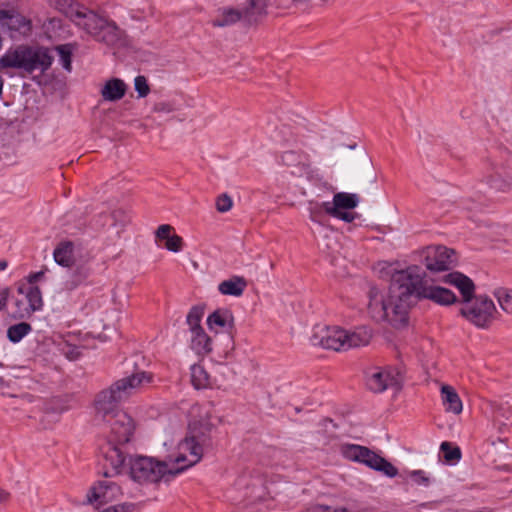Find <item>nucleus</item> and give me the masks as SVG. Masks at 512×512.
<instances>
[{"label":"nucleus","instance_id":"f257e3e1","mask_svg":"<svg viewBox=\"0 0 512 512\" xmlns=\"http://www.w3.org/2000/svg\"><path fill=\"white\" fill-rule=\"evenodd\" d=\"M425 273L420 266L412 265L393 273L394 291L400 289V298L415 295L418 299H429L439 305H452L457 296L450 289L441 286H427Z\"/></svg>","mask_w":512,"mask_h":512},{"label":"nucleus","instance_id":"f03ea898","mask_svg":"<svg viewBox=\"0 0 512 512\" xmlns=\"http://www.w3.org/2000/svg\"><path fill=\"white\" fill-rule=\"evenodd\" d=\"M152 379V373L145 371L137 372L119 379L110 387L101 390L95 395L93 401L96 416L104 420L117 414L119 411H123L120 408L121 402L145 383H151Z\"/></svg>","mask_w":512,"mask_h":512},{"label":"nucleus","instance_id":"7ed1b4c3","mask_svg":"<svg viewBox=\"0 0 512 512\" xmlns=\"http://www.w3.org/2000/svg\"><path fill=\"white\" fill-rule=\"evenodd\" d=\"M65 14L76 25L82 27L95 41L107 46H116L125 37V31L115 21L94 10L81 9L70 4Z\"/></svg>","mask_w":512,"mask_h":512},{"label":"nucleus","instance_id":"20e7f679","mask_svg":"<svg viewBox=\"0 0 512 512\" xmlns=\"http://www.w3.org/2000/svg\"><path fill=\"white\" fill-rule=\"evenodd\" d=\"M400 289L394 291L393 275L386 298L379 289L371 287L369 290L368 312L377 322L386 321L394 328L406 326L408 322V297L400 298Z\"/></svg>","mask_w":512,"mask_h":512},{"label":"nucleus","instance_id":"39448f33","mask_svg":"<svg viewBox=\"0 0 512 512\" xmlns=\"http://www.w3.org/2000/svg\"><path fill=\"white\" fill-rule=\"evenodd\" d=\"M53 61L49 48L21 44L9 48L0 57V69H18L22 76L32 75L36 71L43 75L51 68Z\"/></svg>","mask_w":512,"mask_h":512},{"label":"nucleus","instance_id":"423d86ee","mask_svg":"<svg viewBox=\"0 0 512 512\" xmlns=\"http://www.w3.org/2000/svg\"><path fill=\"white\" fill-rule=\"evenodd\" d=\"M212 428L209 422L194 421L189 424L188 433L178 446L179 455L175 463L179 467L176 472H182L201 460L204 449L212 446Z\"/></svg>","mask_w":512,"mask_h":512},{"label":"nucleus","instance_id":"0eeeda50","mask_svg":"<svg viewBox=\"0 0 512 512\" xmlns=\"http://www.w3.org/2000/svg\"><path fill=\"white\" fill-rule=\"evenodd\" d=\"M341 453L344 458L364 464L387 477L394 478L398 475V469L391 462L366 446L343 444Z\"/></svg>","mask_w":512,"mask_h":512},{"label":"nucleus","instance_id":"6e6552de","mask_svg":"<svg viewBox=\"0 0 512 512\" xmlns=\"http://www.w3.org/2000/svg\"><path fill=\"white\" fill-rule=\"evenodd\" d=\"M128 466L131 478L139 483H156L166 474L179 473L176 469H168L166 462L147 456L130 457Z\"/></svg>","mask_w":512,"mask_h":512},{"label":"nucleus","instance_id":"1a4fd4ad","mask_svg":"<svg viewBox=\"0 0 512 512\" xmlns=\"http://www.w3.org/2000/svg\"><path fill=\"white\" fill-rule=\"evenodd\" d=\"M469 303V305L460 309V315L478 328H489L496 312L494 302L487 296L474 295L473 300Z\"/></svg>","mask_w":512,"mask_h":512},{"label":"nucleus","instance_id":"9d476101","mask_svg":"<svg viewBox=\"0 0 512 512\" xmlns=\"http://www.w3.org/2000/svg\"><path fill=\"white\" fill-rule=\"evenodd\" d=\"M109 428L107 442L127 444L135 430L134 420L125 411H119L103 420Z\"/></svg>","mask_w":512,"mask_h":512},{"label":"nucleus","instance_id":"9b49d317","mask_svg":"<svg viewBox=\"0 0 512 512\" xmlns=\"http://www.w3.org/2000/svg\"><path fill=\"white\" fill-rule=\"evenodd\" d=\"M457 263L456 252L446 246H430L426 249L424 265L431 273L448 271Z\"/></svg>","mask_w":512,"mask_h":512},{"label":"nucleus","instance_id":"f8f14e48","mask_svg":"<svg viewBox=\"0 0 512 512\" xmlns=\"http://www.w3.org/2000/svg\"><path fill=\"white\" fill-rule=\"evenodd\" d=\"M126 444H116L112 442H106L102 447L101 451L103 454V475L105 477H112L121 474L128 465L127 452L124 451Z\"/></svg>","mask_w":512,"mask_h":512},{"label":"nucleus","instance_id":"ddd939ff","mask_svg":"<svg viewBox=\"0 0 512 512\" xmlns=\"http://www.w3.org/2000/svg\"><path fill=\"white\" fill-rule=\"evenodd\" d=\"M345 338L347 330L340 327H323L320 331H315L311 337L313 345H319L325 349L334 351L345 350Z\"/></svg>","mask_w":512,"mask_h":512},{"label":"nucleus","instance_id":"4468645a","mask_svg":"<svg viewBox=\"0 0 512 512\" xmlns=\"http://www.w3.org/2000/svg\"><path fill=\"white\" fill-rule=\"evenodd\" d=\"M0 25L6 27L14 39L26 37L32 31L31 20L15 10H0Z\"/></svg>","mask_w":512,"mask_h":512},{"label":"nucleus","instance_id":"2eb2a0df","mask_svg":"<svg viewBox=\"0 0 512 512\" xmlns=\"http://www.w3.org/2000/svg\"><path fill=\"white\" fill-rule=\"evenodd\" d=\"M398 385L399 381L391 369L374 368L366 372V386L374 393H381Z\"/></svg>","mask_w":512,"mask_h":512},{"label":"nucleus","instance_id":"dca6fc26","mask_svg":"<svg viewBox=\"0 0 512 512\" xmlns=\"http://www.w3.org/2000/svg\"><path fill=\"white\" fill-rule=\"evenodd\" d=\"M276 0H246L240 10L243 20L248 24L259 23L268 13L267 8Z\"/></svg>","mask_w":512,"mask_h":512},{"label":"nucleus","instance_id":"f3484780","mask_svg":"<svg viewBox=\"0 0 512 512\" xmlns=\"http://www.w3.org/2000/svg\"><path fill=\"white\" fill-rule=\"evenodd\" d=\"M17 290L20 294H24L27 300V307L18 312V317H30L34 312L42 309V292L38 286H26V284L21 283Z\"/></svg>","mask_w":512,"mask_h":512},{"label":"nucleus","instance_id":"a211bd4d","mask_svg":"<svg viewBox=\"0 0 512 512\" xmlns=\"http://www.w3.org/2000/svg\"><path fill=\"white\" fill-rule=\"evenodd\" d=\"M120 487L109 480L99 481L92 486L87 493V501L90 504L99 503L104 504L111 501L119 492Z\"/></svg>","mask_w":512,"mask_h":512},{"label":"nucleus","instance_id":"6ab92c4d","mask_svg":"<svg viewBox=\"0 0 512 512\" xmlns=\"http://www.w3.org/2000/svg\"><path fill=\"white\" fill-rule=\"evenodd\" d=\"M444 282L456 287L462 295V302L469 303L475 295V284L465 274L454 271L444 277Z\"/></svg>","mask_w":512,"mask_h":512},{"label":"nucleus","instance_id":"aec40b11","mask_svg":"<svg viewBox=\"0 0 512 512\" xmlns=\"http://www.w3.org/2000/svg\"><path fill=\"white\" fill-rule=\"evenodd\" d=\"M359 203V197L356 194L338 192L333 197V202H326L325 212H334V210H351Z\"/></svg>","mask_w":512,"mask_h":512},{"label":"nucleus","instance_id":"412c9836","mask_svg":"<svg viewBox=\"0 0 512 512\" xmlns=\"http://www.w3.org/2000/svg\"><path fill=\"white\" fill-rule=\"evenodd\" d=\"M92 269L86 263L75 266L69 279L65 282V288L69 291L75 290L81 285H87Z\"/></svg>","mask_w":512,"mask_h":512},{"label":"nucleus","instance_id":"4be33fe9","mask_svg":"<svg viewBox=\"0 0 512 512\" xmlns=\"http://www.w3.org/2000/svg\"><path fill=\"white\" fill-rule=\"evenodd\" d=\"M127 90V85L119 78L108 80L101 90V95L106 101H118L122 99Z\"/></svg>","mask_w":512,"mask_h":512},{"label":"nucleus","instance_id":"5701e85b","mask_svg":"<svg viewBox=\"0 0 512 512\" xmlns=\"http://www.w3.org/2000/svg\"><path fill=\"white\" fill-rule=\"evenodd\" d=\"M441 398L447 412L454 414L462 412V401L453 387L443 385L441 387Z\"/></svg>","mask_w":512,"mask_h":512},{"label":"nucleus","instance_id":"b1692460","mask_svg":"<svg viewBox=\"0 0 512 512\" xmlns=\"http://www.w3.org/2000/svg\"><path fill=\"white\" fill-rule=\"evenodd\" d=\"M371 338V331L367 327H358L354 331H347L345 350L365 346L369 344Z\"/></svg>","mask_w":512,"mask_h":512},{"label":"nucleus","instance_id":"393cba45","mask_svg":"<svg viewBox=\"0 0 512 512\" xmlns=\"http://www.w3.org/2000/svg\"><path fill=\"white\" fill-rule=\"evenodd\" d=\"M371 338V331L367 327H358L354 331H347L345 350L365 346L369 344Z\"/></svg>","mask_w":512,"mask_h":512},{"label":"nucleus","instance_id":"a878e982","mask_svg":"<svg viewBox=\"0 0 512 512\" xmlns=\"http://www.w3.org/2000/svg\"><path fill=\"white\" fill-rule=\"evenodd\" d=\"M247 287V281L240 276H233L228 280L222 281L218 290L223 295L241 296Z\"/></svg>","mask_w":512,"mask_h":512},{"label":"nucleus","instance_id":"bb28decb","mask_svg":"<svg viewBox=\"0 0 512 512\" xmlns=\"http://www.w3.org/2000/svg\"><path fill=\"white\" fill-rule=\"evenodd\" d=\"M74 244L71 241L60 242L54 250V259L63 267H70L73 263Z\"/></svg>","mask_w":512,"mask_h":512},{"label":"nucleus","instance_id":"cd10ccee","mask_svg":"<svg viewBox=\"0 0 512 512\" xmlns=\"http://www.w3.org/2000/svg\"><path fill=\"white\" fill-rule=\"evenodd\" d=\"M207 324L210 329L214 326L226 327L229 326L230 330L234 327V318L230 310L217 309L211 313L207 318Z\"/></svg>","mask_w":512,"mask_h":512},{"label":"nucleus","instance_id":"c85d7f7f","mask_svg":"<svg viewBox=\"0 0 512 512\" xmlns=\"http://www.w3.org/2000/svg\"><path fill=\"white\" fill-rule=\"evenodd\" d=\"M243 20V14L240 9L223 8L218 18L212 20L213 27H226Z\"/></svg>","mask_w":512,"mask_h":512},{"label":"nucleus","instance_id":"c756f323","mask_svg":"<svg viewBox=\"0 0 512 512\" xmlns=\"http://www.w3.org/2000/svg\"><path fill=\"white\" fill-rule=\"evenodd\" d=\"M191 346L197 354L207 355L212 351V340L202 329L192 332Z\"/></svg>","mask_w":512,"mask_h":512},{"label":"nucleus","instance_id":"7c9ffc66","mask_svg":"<svg viewBox=\"0 0 512 512\" xmlns=\"http://www.w3.org/2000/svg\"><path fill=\"white\" fill-rule=\"evenodd\" d=\"M191 383L196 389H204L210 385V376L202 365L191 366Z\"/></svg>","mask_w":512,"mask_h":512},{"label":"nucleus","instance_id":"2f4dec72","mask_svg":"<svg viewBox=\"0 0 512 512\" xmlns=\"http://www.w3.org/2000/svg\"><path fill=\"white\" fill-rule=\"evenodd\" d=\"M31 331L32 327L29 323L20 322L8 328L7 337L11 342L18 343Z\"/></svg>","mask_w":512,"mask_h":512},{"label":"nucleus","instance_id":"473e14b6","mask_svg":"<svg viewBox=\"0 0 512 512\" xmlns=\"http://www.w3.org/2000/svg\"><path fill=\"white\" fill-rule=\"evenodd\" d=\"M303 158H306V155L296 152V151H286L281 155V161L286 166H297L302 165L303 171H306L309 168V165L303 162Z\"/></svg>","mask_w":512,"mask_h":512},{"label":"nucleus","instance_id":"72a5a7b5","mask_svg":"<svg viewBox=\"0 0 512 512\" xmlns=\"http://www.w3.org/2000/svg\"><path fill=\"white\" fill-rule=\"evenodd\" d=\"M500 307L508 314H512V289L498 288L494 292Z\"/></svg>","mask_w":512,"mask_h":512},{"label":"nucleus","instance_id":"f704fd0d","mask_svg":"<svg viewBox=\"0 0 512 512\" xmlns=\"http://www.w3.org/2000/svg\"><path fill=\"white\" fill-rule=\"evenodd\" d=\"M56 51L59 55V61L62 67L70 72L72 70V46L70 44L59 45L56 48Z\"/></svg>","mask_w":512,"mask_h":512},{"label":"nucleus","instance_id":"c9c22d12","mask_svg":"<svg viewBox=\"0 0 512 512\" xmlns=\"http://www.w3.org/2000/svg\"><path fill=\"white\" fill-rule=\"evenodd\" d=\"M204 311L203 308L199 306H193L186 318L187 324L190 327L191 332L202 330V326L200 324L201 319L203 317Z\"/></svg>","mask_w":512,"mask_h":512},{"label":"nucleus","instance_id":"e433bc0d","mask_svg":"<svg viewBox=\"0 0 512 512\" xmlns=\"http://www.w3.org/2000/svg\"><path fill=\"white\" fill-rule=\"evenodd\" d=\"M440 450L443 454L444 459L447 462L458 461L461 458V450L457 446H453L450 442H443L440 446Z\"/></svg>","mask_w":512,"mask_h":512},{"label":"nucleus","instance_id":"4c0bfd02","mask_svg":"<svg viewBox=\"0 0 512 512\" xmlns=\"http://www.w3.org/2000/svg\"><path fill=\"white\" fill-rule=\"evenodd\" d=\"M326 202H322V203H310V207H309V217L310 219L313 221V222H316V223H322L323 219H324V216L325 214H327L325 212V205Z\"/></svg>","mask_w":512,"mask_h":512},{"label":"nucleus","instance_id":"58836bf2","mask_svg":"<svg viewBox=\"0 0 512 512\" xmlns=\"http://www.w3.org/2000/svg\"><path fill=\"white\" fill-rule=\"evenodd\" d=\"M135 91L139 98H144L150 93V86L145 76L139 75L134 80Z\"/></svg>","mask_w":512,"mask_h":512},{"label":"nucleus","instance_id":"ea45409f","mask_svg":"<svg viewBox=\"0 0 512 512\" xmlns=\"http://www.w3.org/2000/svg\"><path fill=\"white\" fill-rule=\"evenodd\" d=\"M215 205L218 212L225 213L231 210L233 206V201L228 194L223 193L216 198Z\"/></svg>","mask_w":512,"mask_h":512},{"label":"nucleus","instance_id":"a19ab883","mask_svg":"<svg viewBox=\"0 0 512 512\" xmlns=\"http://www.w3.org/2000/svg\"><path fill=\"white\" fill-rule=\"evenodd\" d=\"M183 238L177 234L171 235L165 242V248L171 252H179L183 249Z\"/></svg>","mask_w":512,"mask_h":512},{"label":"nucleus","instance_id":"79ce46f5","mask_svg":"<svg viewBox=\"0 0 512 512\" xmlns=\"http://www.w3.org/2000/svg\"><path fill=\"white\" fill-rule=\"evenodd\" d=\"M410 478L417 485L429 486L430 484V479L423 470L411 471Z\"/></svg>","mask_w":512,"mask_h":512},{"label":"nucleus","instance_id":"37998d69","mask_svg":"<svg viewBox=\"0 0 512 512\" xmlns=\"http://www.w3.org/2000/svg\"><path fill=\"white\" fill-rule=\"evenodd\" d=\"M173 231L174 227L169 224L160 225L155 232L156 240H167Z\"/></svg>","mask_w":512,"mask_h":512},{"label":"nucleus","instance_id":"c03bdc74","mask_svg":"<svg viewBox=\"0 0 512 512\" xmlns=\"http://www.w3.org/2000/svg\"><path fill=\"white\" fill-rule=\"evenodd\" d=\"M327 214L334 218L343 220L347 223L353 222L357 216L356 213H354V212L338 211V210H334V212H329Z\"/></svg>","mask_w":512,"mask_h":512},{"label":"nucleus","instance_id":"a18cd8bd","mask_svg":"<svg viewBox=\"0 0 512 512\" xmlns=\"http://www.w3.org/2000/svg\"><path fill=\"white\" fill-rule=\"evenodd\" d=\"M310 512H351L348 508H333L325 505H316L310 509Z\"/></svg>","mask_w":512,"mask_h":512},{"label":"nucleus","instance_id":"49530a36","mask_svg":"<svg viewBox=\"0 0 512 512\" xmlns=\"http://www.w3.org/2000/svg\"><path fill=\"white\" fill-rule=\"evenodd\" d=\"M153 111L159 113H170L174 111V106L170 102H157L153 106Z\"/></svg>","mask_w":512,"mask_h":512},{"label":"nucleus","instance_id":"de8ad7c7","mask_svg":"<svg viewBox=\"0 0 512 512\" xmlns=\"http://www.w3.org/2000/svg\"><path fill=\"white\" fill-rule=\"evenodd\" d=\"M43 277H44V271L30 273L27 276V283H25V284H26V286H36L35 283L40 281Z\"/></svg>","mask_w":512,"mask_h":512},{"label":"nucleus","instance_id":"09e8293b","mask_svg":"<svg viewBox=\"0 0 512 512\" xmlns=\"http://www.w3.org/2000/svg\"><path fill=\"white\" fill-rule=\"evenodd\" d=\"M9 294V288H3L0 290V311L6 308L9 299Z\"/></svg>","mask_w":512,"mask_h":512},{"label":"nucleus","instance_id":"8fccbe9b","mask_svg":"<svg viewBox=\"0 0 512 512\" xmlns=\"http://www.w3.org/2000/svg\"><path fill=\"white\" fill-rule=\"evenodd\" d=\"M15 306H16V309L12 312V317L14 319H25L26 317H18L16 315H18V312L21 309L26 308L27 304L24 301H22V300H16L15 301Z\"/></svg>","mask_w":512,"mask_h":512},{"label":"nucleus","instance_id":"3c124183","mask_svg":"<svg viewBox=\"0 0 512 512\" xmlns=\"http://www.w3.org/2000/svg\"><path fill=\"white\" fill-rule=\"evenodd\" d=\"M10 498V493L7 492L6 490L0 488V502L3 503V502H6L8 501Z\"/></svg>","mask_w":512,"mask_h":512},{"label":"nucleus","instance_id":"603ef678","mask_svg":"<svg viewBox=\"0 0 512 512\" xmlns=\"http://www.w3.org/2000/svg\"><path fill=\"white\" fill-rule=\"evenodd\" d=\"M78 356H79V352H78V351H77V352L72 351V352L68 355L69 359H71V360L77 359V358H78Z\"/></svg>","mask_w":512,"mask_h":512},{"label":"nucleus","instance_id":"864d4df0","mask_svg":"<svg viewBox=\"0 0 512 512\" xmlns=\"http://www.w3.org/2000/svg\"><path fill=\"white\" fill-rule=\"evenodd\" d=\"M6 267H7V262L4 260L0 261V271L6 269Z\"/></svg>","mask_w":512,"mask_h":512},{"label":"nucleus","instance_id":"5fc2aeb1","mask_svg":"<svg viewBox=\"0 0 512 512\" xmlns=\"http://www.w3.org/2000/svg\"><path fill=\"white\" fill-rule=\"evenodd\" d=\"M3 82V78L0 76V96L2 95Z\"/></svg>","mask_w":512,"mask_h":512}]
</instances>
